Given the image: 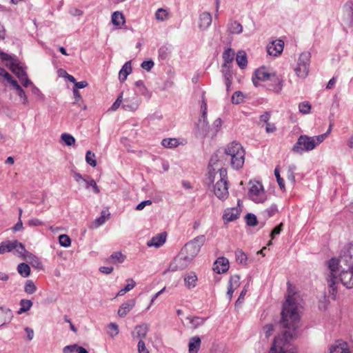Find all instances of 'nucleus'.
<instances>
[{
    "label": "nucleus",
    "mask_w": 353,
    "mask_h": 353,
    "mask_svg": "<svg viewBox=\"0 0 353 353\" xmlns=\"http://www.w3.org/2000/svg\"><path fill=\"white\" fill-rule=\"evenodd\" d=\"M301 304L300 296L288 282V294L283 305L281 321L285 330L281 336L275 337L269 353H296V348L290 343V340L298 335Z\"/></svg>",
    "instance_id": "nucleus-1"
},
{
    "label": "nucleus",
    "mask_w": 353,
    "mask_h": 353,
    "mask_svg": "<svg viewBox=\"0 0 353 353\" xmlns=\"http://www.w3.org/2000/svg\"><path fill=\"white\" fill-rule=\"evenodd\" d=\"M327 266L329 272L326 279L328 290L333 299H336L339 283L347 289L353 288V265H344L336 258H332L327 262Z\"/></svg>",
    "instance_id": "nucleus-2"
},
{
    "label": "nucleus",
    "mask_w": 353,
    "mask_h": 353,
    "mask_svg": "<svg viewBox=\"0 0 353 353\" xmlns=\"http://www.w3.org/2000/svg\"><path fill=\"white\" fill-rule=\"evenodd\" d=\"M205 241L204 235H199L188 242L181 250L180 255L176 257L168 268L170 271H176L185 268L200 252Z\"/></svg>",
    "instance_id": "nucleus-3"
},
{
    "label": "nucleus",
    "mask_w": 353,
    "mask_h": 353,
    "mask_svg": "<svg viewBox=\"0 0 353 353\" xmlns=\"http://www.w3.org/2000/svg\"><path fill=\"white\" fill-rule=\"evenodd\" d=\"M218 172H214L215 168L209 172L208 179L211 183L216 181L214 186V193L221 200H225L229 195L227 170L217 166Z\"/></svg>",
    "instance_id": "nucleus-4"
},
{
    "label": "nucleus",
    "mask_w": 353,
    "mask_h": 353,
    "mask_svg": "<svg viewBox=\"0 0 353 353\" xmlns=\"http://www.w3.org/2000/svg\"><path fill=\"white\" fill-rule=\"evenodd\" d=\"M327 137V133L323 134L309 137L307 135H301L296 143L292 147V151L296 154H303L305 152H310L320 145Z\"/></svg>",
    "instance_id": "nucleus-5"
},
{
    "label": "nucleus",
    "mask_w": 353,
    "mask_h": 353,
    "mask_svg": "<svg viewBox=\"0 0 353 353\" xmlns=\"http://www.w3.org/2000/svg\"><path fill=\"white\" fill-rule=\"evenodd\" d=\"M224 154L229 158L234 169L242 168L245 161V150L241 143L236 141L229 143L224 150Z\"/></svg>",
    "instance_id": "nucleus-6"
},
{
    "label": "nucleus",
    "mask_w": 353,
    "mask_h": 353,
    "mask_svg": "<svg viewBox=\"0 0 353 353\" xmlns=\"http://www.w3.org/2000/svg\"><path fill=\"white\" fill-rule=\"evenodd\" d=\"M311 54L309 52L301 53L294 67V71L297 77L305 79L310 71Z\"/></svg>",
    "instance_id": "nucleus-7"
},
{
    "label": "nucleus",
    "mask_w": 353,
    "mask_h": 353,
    "mask_svg": "<svg viewBox=\"0 0 353 353\" xmlns=\"http://www.w3.org/2000/svg\"><path fill=\"white\" fill-rule=\"evenodd\" d=\"M248 196L256 203H264L267 200V194L262 183L259 181H250Z\"/></svg>",
    "instance_id": "nucleus-8"
},
{
    "label": "nucleus",
    "mask_w": 353,
    "mask_h": 353,
    "mask_svg": "<svg viewBox=\"0 0 353 353\" xmlns=\"http://www.w3.org/2000/svg\"><path fill=\"white\" fill-rule=\"evenodd\" d=\"M7 252H13L17 256L23 255L25 252V246L23 243L17 240L3 241L0 243V254Z\"/></svg>",
    "instance_id": "nucleus-9"
},
{
    "label": "nucleus",
    "mask_w": 353,
    "mask_h": 353,
    "mask_svg": "<svg viewBox=\"0 0 353 353\" xmlns=\"http://www.w3.org/2000/svg\"><path fill=\"white\" fill-rule=\"evenodd\" d=\"M141 103V100L138 98L135 93L130 92L125 98L123 97L122 108L125 111L134 112Z\"/></svg>",
    "instance_id": "nucleus-10"
},
{
    "label": "nucleus",
    "mask_w": 353,
    "mask_h": 353,
    "mask_svg": "<svg viewBox=\"0 0 353 353\" xmlns=\"http://www.w3.org/2000/svg\"><path fill=\"white\" fill-rule=\"evenodd\" d=\"M241 212V201L239 200L237 202V206L234 208H226L223 214L222 219L225 224L229 222L234 221L239 219Z\"/></svg>",
    "instance_id": "nucleus-11"
},
{
    "label": "nucleus",
    "mask_w": 353,
    "mask_h": 353,
    "mask_svg": "<svg viewBox=\"0 0 353 353\" xmlns=\"http://www.w3.org/2000/svg\"><path fill=\"white\" fill-rule=\"evenodd\" d=\"M201 114L196 124L198 130L202 134H206L209 131V125L207 121V103L203 100L201 105Z\"/></svg>",
    "instance_id": "nucleus-12"
},
{
    "label": "nucleus",
    "mask_w": 353,
    "mask_h": 353,
    "mask_svg": "<svg viewBox=\"0 0 353 353\" xmlns=\"http://www.w3.org/2000/svg\"><path fill=\"white\" fill-rule=\"evenodd\" d=\"M336 260L344 265H353V241L344 246Z\"/></svg>",
    "instance_id": "nucleus-13"
},
{
    "label": "nucleus",
    "mask_w": 353,
    "mask_h": 353,
    "mask_svg": "<svg viewBox=\"0 0 353 353\" xmlns=\"http://www.w3.org/2000/svg\"><path fill=\"white\" fill-rule=\"evenodd\" d=\"M14 65L13 72L17 76L23 86L26 88L29 85H32L33 83L27 76L26 67H24L23 64L20 66H18V65Z\"/></svg>",
    "instance_id": "nucleus-14"
},
{
    "label": "nucleus",
    "mask_w": 353,
    "mask_h": 353,
    "mask_svg": "<svg viewBox=\"0 0 353 353\" xmlns=\"http://www.w3.org/2000/svg\"><path fill=\"white\" fill-rule=\"evenodd\" d=\"M272 74L269 73L265 68H260L257 69L252 77V82L257 87L259 85V81H270Z\"/></svg>",
    "instance_id": "nucleus-15"
},
{
    "label": "nucleus",
    "mask_w": 353,
    "mask_h": 353,
    "mask_svg": "<svg viewBox=\"0 0 353 353\" xmlns=\"http://www.w3.org/2000/svg\"><path fill=\"white\" fill-rule=\"evenodd\" d=\"M229 268V261L225 257H219L213 265V270L217 274L225 273Z\"/></svg>",
    "instance_id": "nucleus-16"
},
{
    "label": "nucleus",
    "mask_w": 353,
    "mask_h": 353,
    "mask_svg": "<svg viewBox=\"0 0 353 353\" xmlns=\"http://www.w3.org/2000/svg\"><path fill=\"white\" fill-rule=\"evenodd\" d=\"M284 42L282 40H276L270 43L267 48V52L270 55L278 56L283 50Z\"/></svg>",
    "instance_id": "nucleus-17"
},
{
    "label": "nucleus",
    "mask_w": 353,
    "mask_h": 353,
    "mask_svg": "<svg viewBox=\"0 0 353 353\" xmlns=\"http://www.w3.org/2000/svg\"><path fill=\"white\" fill-rule=\"evenodd\" d=\"M330 353H350L348 345L343 340H338L330 346Z\"/></svg>",
    "instance_id": "nucleus-18"
},
{
    "label": "nucleus",
    "mask_w": 353,
    "mask_h": 353,
    "mask_svg": "<svg viewBox=\"0 0 353 353\" xmlns=\"http://www.w3.org/2000/svg\"><path fill=\"white\" fill-rule=\"evenodd\" d=\"M343 17L344 21L351 25L353 23V3L347 1L343 7Z\"/></svg>",
    "instance_id": "nucleus-19"
},
{
    "label": "nucleus",
    "mask_w": 353,
    "mask_h": 353,
    "mask_svg": "<svg viewBox=\"0 0 353 353\" xmlns=\"http://www.w3.org/2000/svg\"><path fill=\"white\" fill-rule=\"evenodd\" d=\"M136 299H131L124 302L118 310V315L120 317H125L135 306Z\"/></svg>",
    "instance_id": "nucleus-20"
},
{
    "label": "nucleus",
    "mask_w": 353,
    "mask_h": 353,
    "mask_svg": "<svg viewBox=\"0 0 353 353\" xmlns=\"http://www.w3.org/2000/svg\"><path fill=\"white\" fill-rule=\"evenodd\" d=\"M270 81H271V83L268 85L269 90L276 94L280 93L283 86V79L279 77L278 75L272 74V78Z\"/></svg>",
    "instance_id": "nucleus-21"
},
{
    "label": "nucleus",
    "mask_w": 353,
    "mask_h": 353,
    "mask_svg": "<svg viewBox=\"0 0 353 353\" xmlns=\"http://www.w3.org/2000/svg\"><path fill=\"white\" fill-rule=\"evenodd\" d=\"M212 17L210 12H203L200 14L199 19V27L201 30L208 29L212 23Z\"/></svg>",
    "instance_id": "nucleus-22"
},
{
    "label": "nucleus",
    "mask_w": 353,
    "mask_h": 353,
    "mask_svg": "<svg viewBox=\"0 0 353 353\" xmlns=\"http://www.w3.org/2000/svg\"><path fill=\"white\" fill-rule=\"evenodd\" d=\"M0 59L3 61H6V65L10 67L12 72L14 69V65L20 66L22 64L15 58V57H12L10 54L1 51H0Z\"/></svg>",
    "instance_id": "nucleus-23"
},
{
    "label": "nucleus",
    "mask_w": 353,
    "mask_h": 353,
    "mask_svg": "<svg viewBox=\"0 0 353 353\" xmlns=\"http://www.w3.org/2000/svg\"><path fill=\"white\" fill-rule=\"evenodd\" d=\"M165 241L166 234L164 232L159 233L149 240L147 242V245L148 247L159 248L165 243Z\"/></svg>",
    "instance_id": "nucleus-24"
},
{
    "label": "nucleus",
    "mask_w": 353,
    "mask_h": 353,
    "mask_svg": "<svg viewBox=\"0 0 353 353\" xmlns=\"http://www.w3.org/2000/svg\"><path fill=\"white\" fill-rule=\"evenodd\" d=\"M19 257L21 259L28 261L32 266L37 268H42V263L40 261V260L35 255L28 252L26 249L24 254L23 255H20Z\"/></svg>",
    "instance_id": "nucleus-25"
},
{
    "label": "nucleus",
    "mask_w": 353,
    "mask_h": 353,
    "mask_svg": "<svg viewBox=\"0 0 353 353\" xmlns=\"http://www.w3.org/2000/svg\"><path fill=\"white\" fill-rule=\"evenodd\" d=\"M222 75L225 79V83L227 88V90H229V88L232 83V72L231 69V65L223 64L222 69Z\"/></svg>",
    "instance_id": "nucleus-26"
},
{
    "label": "nucleus",
    "mask_w": 353,
    "mask_h": 353,
    "mask_svg": "<svg viewBox=\"0 0 353 353\" xmlns=\"http://www.w3.org/2000/svg\"><path fill=\"white\" fill-rule=\"evenodd\" d=\"M12 317L13 314L10 309L0 307V327L10 322Z\"/></svg>",
    "instance_id": "nucleus-27"
},
{
    "label": "nucleus",
    "mask_w": 353,
    "mask_h": 353,
    "mask_svg": "<svg viewBox=\"0 0 353 353\" xmlns=\"http://www.w3.org/2000/svg\"><path fill=\"white\" fill-rule=\"evenodd\" d=\"M201 341L199 336H195L190 339L188 343L189 353H198L201 347Z\"/></svg>",
    "instance_id": "nucleus-28"
},
{
    "label": "nucleus",
    "mask_w": 353,
    "mask_h": 353,
    "mask_svg": "<svg viewBox=\"0 0 353 353\" xmlns=\"http://www.w3.org/2000/svg\"><path fill=\"white\" fill-rule=\"evenodd\" d=\"M219 152L214 153L210 158L208 166V172L210 170H213V168H215L214 172H218L217 166H219L221 168H223L222 167L223 163L220 159Z\"/></svg>",
    "instance_id": "nucleus-29"
},
{
    "label": "nucleus",
    "mask_w": 353,
    "mask_h": 353,
    "mask_svg": "<svg viewBox=\"0 0 353 353\" xmlns=\"http://www.w3.org/2000/svg\"><path fill=\"white\" fill-rule=\"evenodd\" d=\"M131 61H128L124 63L119 73V79L121 82H124L127 77L132 72Z\"/></svg>",
    "instance_id": "nucleus-30"
},
{
    "label": "nucleus",
    "mask_w": 353,
    "mask_h": 353,
    "mask_svg": "<svg viewBox=\"0 0 353 353\" xmlns=\"http://www.w3.org/2000/svg\"><path fill=\"white\" fill-rule=\"evenodd\" d=\"M10 84L12 86V89L16 90L17 94L22 99L23 104L27 105L28 103V97H27L24 90L19 85L18 82L16 80H14V81H12Z\"/></svg>",
    "instance_id": "nucleus-31"
},
{
    "label": "nucleus",
    "mask_w": 353,
    "mask_h": 353,
    "mask_svg": "<svg viewBox=\"0 0 353 353\" xmlns=\"http://www.w3.org/2000/svg\"><path fill=\"white\" fill-rule=\"evenodd\" d=\"M148 331V327L146 324L137 325L135 327L134 331L132 332V336L142 340L146 336Z\"/></svg>",
    "instance_id": "nucleus-32"
},
{
    "label": "nucleus",
    "mask_w": 353,
    "mask_h": 353,
    "mask_svg": "<svg viewBox=\"0 0 353 353\" xmlns=\"http://www.w3.org/2000/svg\"><path fill=\"white\" fill-rule=\"evenodd\" d=\"M197 280V276L194 272H190L185 275L184 282L185 287L188 289L194 288L196 285Z\"/></svg>",
    "instance_id": "nucleus-33"
},
{
    "label": "nucleus",
    "mask_w": 353,
    "mask_h": 353,
    "mask_svg": "<svg viewBox=\"0 0 353 353\" xmlns=\"http://www.w3.org/2000/svg\"><path fill=\"white\" fill-rule=\"evenodd\" d=\"M112 23L117 28H120L121 26L125 23L123 14L119 11L113 12L112 14Z\"/></svg>",
    "instance_id": "nucleus-34"
},
{
    "label": "nucleus",
    "mask_w": 353,
    "mask_h": 353,
    "mask_svg": "<svg viewBox=\"0 0 353 353\" xmlns=\"http://www.w3.org/2000/svg\"><path fill=\"white\" fill-rule=\"evenodd\" d=\"M110 218V213L107 211L103 210L101 213V216L97 218L92 224V228H97L100 225L105 223V222Z\"/></svg>",
    "instance_id": "nucleus-35"
},
{
    "label": "nucleus",
    "mask_w": 353,
    "mask_h": 353,
    "mask_svg": "<svg viewBox=\"0 0 353 353\" xmlns=\"http://www.w3.org/2000/svg\"><path fill=\"white\" fill-rule=\"evenodd\" d=\"M206 318L199 316H188L187 320L189 321L190 327L193 329H196L204 324L206 321Z\"/></svg>",
    "instance_id": "nucleus-36"
},
{
    "label": "nucleus",
    "mask_w": 353,
    "mask_h": 353,
    "mask_svg": "<svg viewBox=\"0 0 353 353\" xmlns=\"http://www.w3.org/2000/svg\"><path fill=\"white\" fill-rule=\"evenodd\" d=\"M236 61L241 69L246 67L248 63L247 54L245 51L240 50L236 54Z\"/></svg>",
    "instance_id": "nucleus-37"
},
{
    "label": "nucleus",
    "mask_w": 353,
    "mask_h": 353,
    "mask_svg": "<svg viewBox=\"0 0 353 353\" xmlns=\"http://www.w3.org/2000/svg\"><path fill=\"white\" fill-rule=\"evenodd\" d=\"M33 305L32 301L29 299H21L19 302V309L17 311L18 314H22L30 310Z\"/></svg>",
    "instance_id": "nucleus-38"
},
{
    "label": "nucleus",
    "mask_w": 353,
    "mask_h": 353,
    "mask_svg": "<svg viewBox=\"0 0 353 353\" xmlns=\"http://www.w3.org/2000/svg\"><path fill=\"white\" fill-rule=\"evenodd\" d=\"M72 91H73L74 97V101L73 104L77 105L81 110H85L87 109V105L83 103V99H82L79 90H77L76 89H73Z\"/></svg>",
    "instance_id": "nucleus-39"
},
{
    "label": "nucleus",
    "mask_w": 353,
    "mask_h": 353,
    "mask_svg": "<svg viewBox=\"0 0 353 353\" xmlns=\"http://www.w3.org/2000/svg\"><path fill=\"white\" fill-rule=\"evenodd\" d=\"M234 57V52L232 48L226 49L223 53V64L231 65Z\"/></svg>",
    "instance_id": "nucleus-40"
},
{
    "label": "nucleus",
    "mask_w": 353,
    "mask_h": 353,
    "mask_svg": "<svg viewBox=\"0 0 353 353\" xmlns=\"http://www.w3.org/2000/svg\"><path fill=\"white\" fill-rule=\"evenodd\" d=\"M277 212V205L276 204H272L270 208L263 210L261 212V215L264 217L265 219H268L269 218L274 216Z\"/></svg>",
    "instance_id": "nucleus-41"
},
{
    "label": "nucleus",
    "mask_w": 353,
    "mask_h": 353,
    "mask_svg": "<svg viewBox=\"0 0 353 353\" xmlns=\"http://www.w3.org/2000/svg\"><path fill=\"white\" fill-rule=\"evenodd\" d=\"M125 259V256L121 252H115L110 256V262L112 263H122Z\"/></svg>",
    "instance_id": "nucleus-42"
},
{
    "label": "nucleus",
    "mask_w": 353,
    "mask_h": 353,
    "mask_svg": "<svg viewBox=\"0 0 353 353\" xmlns=\"http://www.w3.org/2000/svg\"><path fill=\"white\" fill-rule=\"evenodd\" d=\"M17 271L23 277H28L30 274V268L25 263L18 265Z\"/></svg>",
    "instance_id": "nucleus-43"
},
{
    "label": "nucleus",
    "mask_w": 353,
    "mask_h": 353,
    "mask_svg": "<svg viewBox=\"0 0 353 353\" xmlns=\"http://www.w3.org/2000/svg\"><path fill=\"white\" fill-rule=\"evenodd\" d=\"M235 257L236 261L242 265H247L248 263V257L245 252H243L241 250H236L235 251Z\"/></svg>",
    "instance_id": "nucleus-44"
},
{
    "label": "nucleus",
    "mask_w": 353,
    "mask_h": 353,
    "mask_svg": "<svg viewBox=\"0 0 353 353\" xmlns=\"http://www.w3.org/2000/svg\"><path fill=\"white\" fill-rule=\"evenodd\" d=\"M228 28L230 32L232 34H240L243 32L242 25L236 21H232L229 24Z\"/></svg>",
    "instance_id": "nucleus-45"
},
{
    "label": "nucleus",
    "mask_w": 353,
    "mask_h": 353,
    "mask_svg": "<svg viewBox=\"0 0 353 353\" xmlns=\"http://www.w3.org/2000/svg\"><path fill=\"white\" fill-rule=\"evenodd\" d=\"M161 145L167 148H173L179 145V141L175 138L164 139L161 141Z\"/></svg>",
    "instance_id": "nucleus-46"
},
{
    "label": "nucleus",
    "mask_w": 353,
    "mask_h": 353,
    "mask_svg": "<svg viewBox=\"0 0 353 353\" xmlns=\"http://www.w3.org/2000/svg\"><path fill=\"white\" fill-rule=\"evenodd\" d=\"M127 282L128 284L125 286V288L118 292L117 296H123L126 292L132 290L136 285L135 282L132 279H128Z\"/></svg>",
    "instance_id": "nucleus-47"
},
{
    "label": "nucleus",
    "mask_w": 353,
    "mask_h": 353,
    "mask_svg": "<svg viewBox=\"0 0 353 353\" xmlns=\"http://www.w3.org/2000/svg\"><path fill=\"white\" fill-rule=\"evenodd\" d=\"M24 291L28 294H32L37 291V287L32 280H27L26 281Z\"/></svg>",
    "instance_id": "nucleus-48"
},
{
    "label": "nucleus",
    "mask_w": 353,
    "mask_h": 353,
    "mask_svg": "<svg viewBox=\"0 0 353 353\" xmlns=\"http://www.w3.org/2000/svg\"><path fill=\"white\" fill-rule=\"evenodd\" d=\"M311 105L307 101H303L299 104V111L303 114H307L311 111Z\"/></svg>",
    "instance_id": "nucleus-49"
},
{
    "label": "nucleus",
    "mask_w": 353,
    "mask_h": 353,
    "mask_svg": "<svg viewBox=\"0 0 353 353\" xmlns=\"http://www.w3.org/2000/svg\"><path fill=\"white\" fill-rule=\"evenodd\" d=\"M239 286H240V276L236 274L231 276V277L230 279L228 287L236 290Z\"/></svg>",
    "instance_id": "nucleus-50"
},
{
    "label": "nucleus",
    "mask_w": 353,
    "mask_h": 353,
    "mask_svg": "<svg viewBox=\"0 0 353 353\" xmlns=\"http://www.w3.org/2000/svg\"><path fill=\"white\" fill-rule=\"evenodd\" d=\"M123 92H121L118 97L117 98L116 101L113 103V104L111 105V107L109 108L108 111L114 112L116 111L119 108V107L123 105Z\"/></svg>",
    "instance_id": "nucleus-51"
},
{
    "label": "nucleus",
    "mask_w": 353,
    "mask_h": 353,
    "mask_svg": "<svg viewBox=\"0 0 353 353\" xmlns=\"http://www.w3.org/2000/svg\"><path fill=\"white\" fill-rule=\"evenodd\" d=\"M85 161L92 167L97 165V161L95 159V154L92 152L90 150L87 151L85 154Z\"/></svg>",
    "instance_id": "nucleus-52"
},
{
    "label": "nucleus",
    "mask_w": 353,
    "mask_h": 353,
    "mask_svg": "<svg viewBox=\"0 0 353 353\" xmlns=\"http://www.w3.org/2000/svg\"><path fill=\"white\" fill-rule=\"evenodd\" d=\"M168 15V12L167 10L163 8H159L155 13L156 19L159 21H165L167 19Z\"/></svg>",
    "instance_id": "nucleus-53"
},
{
    "label": "nucleus",
    "mask_w": 353,
    "mask_h": 353,
    "mask_svg": "<svg viewBox=\"0 0 353 353\" xmlns=\"http://www.w3.org/2000/svg\"><path fill=\"white\" fill-rule=\"evenodd\" d=\"M59 242L64 248H68L71 245V240L67 234H61L59 236Z\"/></svg>",
    "instance_id": "nucleus-54"
},
{
    "label": "nucleus",
    "mask_w": 353,
    "mask_h": 353,
    "mask_svg": "<svg viewBox=\"0 0 353 353\" xmlns=\"http://www.w3.org/2000/svg\"><path fill=\"white\" fill-rule=\"evenodd\" d=\"M61 139L65 145L71 146L75 143V139L70 134L63 133L61 134Z\"/></svg>",
    "instance_id": "nucleus-55"
},
{
    "label": "nucleus",
    "mask_w": 353,
    "mask_h": 353,
    "mask_svg": "<svg viewBox=\"0 0 353 353\" xmlns=\"http://www.w3.org/2000/svg\"><path fill=\"white\" fill-rule=\"evenodd\" d=\"M296 170V166L294 164L290 165L288 168L287 177L292 183L295 182L294 172Z\"/></svg>",
    "instance_id": "nucleus-56"
},
{
    "label": "nucleus",
    "mask_w": 353,
    "mask_h": 353,
    "mask_svg": "<svg viewBox=\"0 0 353 353\" xmlns=\"http://www.w3.org/2000/svg\"><path fill=\"white\" fill-rule=\"evenodd\" d=\"M274 175L276 178V181H277L279 188H281V190H285V183H284V180L281 177L280 170H279V167H276L275 168Z\"/></svg>",
    "instance_id": "nucleus-57"
},
{
    "label": "nucleus",
    "mask_w": 353,
    "mask_h": 353,
    "mask_svg": "<svg viewBox=\"0 0 353 353\" xmlns=\"http://www.w3.org/2000/svg\"><path fill=\"white\" fill-rule=\"evenodd\" d=\"M243 100V93L240 91L235 92L232 96V102L234 104H239Z\"/></svg>",
    "instance_id": "nucleus-58"
},
{
    "label": "nucleus",
    "mask_w": 353,
    "mask_h": 353,
    "mask_svg": "<svg viewBox=\"0 0 353 353\" xmlns=\"http://www.w3.org/2000/svg\"><path fill=\"white\" fill-rule=\"evenodd\" d=\"M246 223L250 226H255L257 224L256 216L252 213H248L245 216Z\"/></svg>",
    "instance_id": "nucleus-59"
},
{
    "label": "nucleus",
    "mask_w": 353,
    "mask_h": 353,
    "mask_svg": "<svg viewBox=\"0 0 353 353\" xmlns=\"http://www.w3.org/2000/svg\"><path fill=\"white\" fill-rule=\"evenodd\" d=\"M85 183L87 185L86 188H88L90 186H91V187H92L94 192L96 194L99 193V192H100L99 188L94 179H90L89 180H87Z\"/></svg>",
    "instance_id": "nucleus-60"
},
{
    "label": "nucleus",
    "mask_w": 353,
    "mask_h": 353,
    "mask_svg": "<svg viewBox=\"0 0 353 353\" xmlns=\"http://www.w3.org/2000/svg\"><path fill=\"white\" fill-rule=\"evenodd\" d=\"M0 77H4V79L6 80H7V81L10 83H11L12 81L14 80V79H13L12 76L5 69L1 68H0Z\"/></svg>",
    "instance_id": "nucleus-61"
},
{
    "label": "nucleus",
    "mask_w": 353,
    "mask_h": 353,
    "mask_svg": "<svg viewBox=\"0 0 353 353\" xmlns=\"http://www.w3.org/2000/svg\"><path fill=\"white\" fill-rule=\"evenodd\" d=\"M109 329L112 330L111 332H110V335L112 337H114L117 336L119 334V327L118 325L116 323H111L108 325Z\"/></svg>",
    "instance_id": "nucleus-62"
},
{
    "label": "nucleus",
    "mask_w": 353,
    "mask_h": 353,
    "mask_svg": "<svg viewBox=\"0 0 353 353\" xmlns=\"http://www.w3.org/2000/svg\"><path fill=\"white\" fill-rule=\"evenodd\" d=\"M154 65V63L152 60L144 61L141 63V68L146 71H150L153 68Z\"/></svg>",
    "instance_id": "nucleus-63"
},
{
    "label": "nucleus",
    "mask_w": 353,
    "mask_h": 353,
    "mask_svg": "<svg viewBox=\"0 0 353 353\" xmlns=\"http://www.w3.org/2000/svg\"><path fill=\"white\" fill-rule=\"evenodd\" d=\"M139 353H149L148 350L145 347V344L143 340H139L138 343Z\"/></svg>",
    "instance_id": "nucleus-64"
}]
</instances>
